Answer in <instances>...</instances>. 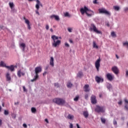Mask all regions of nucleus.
<instances>
[{"label": "nucleus", "instance_id": "f257e3e1", "mask_svg": "<svg viewBox=\"0 0 128 128\" xmlns=\"http://www.w3.org/2000/svg\"><path fill=\"white\" fill-rule=\"evenodd\" d=\"M53 102L56 104L58 106H64L66 104V100L62 98H54L52 100Z\"/></svg>", "mask_w": 128, "mask_h": 128}, {"label": "nucleus", "instance_id": "f03ea898", "mask_svg": "<svg viewBox=\"0 0 128 128\" xmlns=\"http://www.w3.org/2000/svg\"><path fill=\"white\" fill-rule=\"evenodd\" d=\"M52 38L54 40V42L52 44V46H54V48H56L58 46H60V40H57L56 41V40H58V37L56 36V35H53L52 36Z\"/></svg>", "mask_w": 128, "mask_h": 128}, {"label": "nucleus", "instance_id": "7ed1b4c3", "mask_svg": "<svg viewBox=\"0 0 128 128\" xmlns=\"http://www.w3.org/2000/svg\"><path fill=\"white\" fill-rule=\"evenodd\" d=\"M80 12L82 14L84 15L86 14V16L88 18H92V14H89L88 12V7L86 6H84V8H80Z\"/></svg>", "mask_w": 128, "mask_h": 128}, {"label": "nucleus", "instance_id": "20e7f679", "mask_svg": "<svg viewBox=\"0 0 128 128\" xmlns=\"http://www.w3.org/2000/svg\"><path fill=\"white\" fill-rule=\"evenodd\" d=\"M99 14H106V16H110L111 14L106 10L104 8H101L98 9Z\"/></svg>", "mask_w": 128, "mask_h": 128}, {"label": "nucleus", "instance_id": "39448f33", "mask_svg": "<svg viewBox=\"0 0 128 128\" xmlns=\"http://www.w3.org/2000/svg\"><path fill=\"white\" fill-rule=\"evenodd\" d=\"M91 27L90 28V30H94V32H96V34H102V32L98 30L97 28L94 24H90Z\"/></svg>", "mask_w": 128, "mask_h": 128}, {"label": "nucleus", "instance_id": "423d86ee", "mask_svg": "<svg viewBox=\"0 0 128 128\" xmlns=\"http://www.w3.org/2000/svg\"><path fill=\"white\" fill-rule=\"evenodd\" d=\"M95 112H104V106H100L98 105L96 106V108H95Z\"/></svg>", "mask_w": 128, "mask_h": 128}, {"label": "nucleus", "instance_id": "0eeeda50", "mask_svg": "<svg viewBox=\"0 0 128 128\" xmlns=\"http://www.w3.org/2000/svg\"><path fill=\"white\" fill-rule=\"evenodd\" d=\"M100 58H99L95 62V68L97 72H100Z\"/></svg>", "mask_w": 128, "mask_h": 128}, {"label": "nucleus", "instance_id": "6e6552de", "mask_svg": "<svg viewBox=\"0 0 128 128\" xmlns=\"http://www.w3.org/2000/svg\"><path fill=\"white\" fill-rule=\"evenodd\" d=\"M95 80L98 84H100V82H104V78L96 76L95 77Z\"/></svg>", "mask_w": 128, "mask_h": 128}, {"label": "nucleus", "instance_id": "1a4fd4ad", "mask_svg": "<svg viewBox=\"0 0 128 128\" xmlns=\"http://www.w3.org/2000/svg\"><path fill=\"white\" fill-rule=\"evenodd\" d=\"M91 102L92 104H96L98 101H96V97L94 95H92L91 96Z\"/></svg>", "mask_w": 128, "mask_h": 128}, {"label": "nucleus", "instance_id": "9d476101", "mask_svg": "<svg viewBox=\"0 0 128 128\" xmlns=\"http://www.w3.org/2000/svg\"><path fill=\"white\" fill-rule=\"evenodd\" d=\"M106 76L108 78V80H110V82L114 80V77L110 73H108L106 75Z\"/></svg>", "mask_w": 128, "mask_h": 128}, {"label": "nucleus", "instance_id": "9b49d317", "mask_svg": "<svg viewBox=\"0 0 128 128\" xmlns=\"http://www.w3.org/2000/svg\"><path fill=\"white\" fill-rule=\"evenodd\" d=\"M112 72H114V74H118L119 70L118 68V67H116V66H114V67H112Z\"/></svg>", "mask_w": 128, "mask_h": 128}, {"label": "nucleus", "instance_id": "f8f14e48", "mask_svg": "<svg viewBox=\"0 0 128 128\" xmlns=\"http://www.w3.org/2000/svg\"><path fill=\"white\" fill-rule=\"evenodd\" d=\"M42 67L41 66H37L35 68L34 72L35 74H40V72H42Z\"/></svg>", "mask_w": 128, "mask_h": 128}, {"label": "nucleus", "instance_id": "ddd939ff", "mask_svg": "<svg viewBox=\"0 0 128 128\" xmlns=\"http://www.w3.org/2000/svg\"><path fill=\"white\" fill-rule=\"evenodd\" d=\"M50 18L52 19V18H54V20H56L58 21L60 20V16H58V15H55V14H52V16H50Z\"/></svg>", "mask_w": 128, "mask_h": 128}, {"label": "nucleus", "instance_id": "4468645a", "mask_svg": "<svg viewBox=\"0 0 128 128\" xmlns=\"http://www.w3.org/2000/svg\"><path fill=\"white\" fill-rule=\"evenodd\" d=\"M84 92H90V85L89 84H86L84 86Z\"/></svg>", "mask_w": 128, "mask_h": 128}, {"label": "nucleus", "instance_id": "2eb2a0df", "mask_svg": "<svg viewBox=\"0 0 128 128\" xmlns=\"http://www.w3.org/2000/svg\"><path fill=\"white\" fill-rule=\"evenodd\" d=\"M6 68H8L9 70L11 72H14V65H11L10 66H5Z\"/></svg>", "mask_w": 128, "mask_h": 128}, {"label": "nucleus", "instance_id": "dca6fc26", "mask_svg": "<svg viewBox=\"0 0 128 128\" xmlns=\"http://www.w3.org/2000/svg\"><path fill=\"white\" fill-rule=\"evenodd\" d=\"M21 74H22V75H21ZM24 74H24V72H22V71H20V70L18 72V78H20L22 76H24Z\"/></svg>", "mask_w": 128, "mask_h": 128}, {"label": "nucleus", "instance_id": "f3484780", "mask_svg": "<svg viewBox=\"0 0 128 128\" xmlns=\"http://www.w3.org/2000/svg\"><path fill=\"white\" fill-rule=\"evenodd\" d=\"M54 57H50V64L52 66H54Z\"/></svg>", "mask_w": 128, "mask_h": 128}, {"label": "nucleus", "instance_id": "a211bd4d", "mask_svg": "<svg viewBox=\"0 0 128 128\" xmlns=\"http://www.w3.org/2000/svg\"><path fill=\"white\" fill-rule=\"evenodd\" d=\"M83 116L86 118H88V111H84Z\"/></svg>", "mask_w": 128, "mask_h": 128}, {"label": "nucleus", "instance_id": "6ab92c4d", "mask_svg": "<svg viewBox=\"0 0 128 128\" xmlns=\"http://www.w3.org/2000/svg\"><path fill=\"white\" fill-rule=\"evenodd\" d=\"M20 47L22 48V52H24V50L26 48V44L24 43H21L20 44Z\"/></svg>", "mask_w": 128, "mask_h": 128}, {"label": "nucleus", "instance_id": "aec40b11", "mask_svg": "<svg viewBox=\"0 0 128 128\" xmlns=\"http://www.w3.org/2000/svg\"><path fill=\"white\" fill-rule=\"evenodd\" d=\"M6 80L8 82H10V80H12V78H10V76L9 73H7L6 74Z\"/></svg>", "mask_w": 128, "mask_h": 128}, {"label": "nucleus", "instance_id": "412c9836", "mask_svg": "<svg viewBox=\"0 0 128 128\" xmlns=\"http://www.w3.org/2000/svg\"><path fill=\"white\" fill-rule=\"evenodd\" d=\"M36 2L37 4L36 5V8L38 10V8H40V4L41 3H40V2L39 1V0H36Z\"/></svg>", "mask_w": 128, "mask_h": 128}, {"label": "nucleus", "instance_id": "4be33fe9", "mask_svg": "<svg viewBox=\"0 0 128 128\" xmlns=\"http://www.w3.org/2000/svg\"><path fill=\"white\" fill-rule=\"evenodd\" d=\"M73 84L70 82H68L66 84V86L68 88H70L72 86Z\"/></svg>", "mask_w": 128, "mask_h": 128}, {"label": "nucleus", "instance_id": "5701e85b", "mask_svg": "<svg viewBox=\"0 0 128 128\" xmlns=\"http://www.w3.org/2000/svg\"><path fill=\"white\" fill-rule=\"evenodd\" d=\"M91 12L90 14L88 13V14H91V16L94 14V11H92L90 9H89L88 8L87 12Z\"/></svg>", "mask_w": 128, "mask_h": 128}, {"label": "nucleus", "instance_id": "b1692460", "mask_svg": "<svg viewBox=\"0 0 128 128\" xmlns=\"http://www.w3.org/2000/svg\"><path fill=\"white\" fill-rule=\"evenodd\" d=\"M83 74L82 72H79L78 74H77V78H81Z\"/></svg>", "mask_w": 128, "mask_h": 128}, {"label": "nucleus", "instance_id": "393cba45", "mask_svg": "<svg viewBox=\"0 0 128 128\" xmlns=\"http://www.w3.org/2000/svg\"><path fill=\"white\" fill-rule=\"evenodd\" d=\"M106 88H108V90H110V89L112 88V84L108 83L106 85Z\"/></svg>", "mask_w": 128, "mask_h": 128}, {"label": "nucleus", "instance_id": "a878e982", "mask_svg": "<svg viewBox=\"0 0 128 128\" xmlns=\"http://www.w3.org/2000/svg\"><path fill=\"white\" fill-rule=\"evenodd\" d=\"M92 46L94 48H98V46L96 44V41L93 42V45Z\"/></svg>", "mask_w": 128, "mask_h": 128}, {"label": "nucleus", "instance_id": "bb28decb", "mask_svg": "<svg viewBox=\"0 0 128 128\" xmlns=\"http://www.w3.org/2000/svg\"><path fill=\"white\" fill-rule=\"evenodd\" d=\"M31 111L32 114H36V108L34 107H32L31 108Z\"/></svg>", "mask_w": 128, "mask_h": 128}, {"label": "nucleus", "instance_id": "cd10ccee", "mask_svg": "<svg viewBox=\"0 0 128 128\" xmlns=\"http://www.w3.org/2000/svg\"><path fill=\"white\" fill-rule=\"evenodd\" d=\"M9 6L10 8V9L12 10L14 7V2H10Z\"/></svg>", "mask_w": 128, "mask_h": 128}, {"label": "nucleus", "instance_id": "c85d7f7f", "mask_svg": "<svg viewBox=\"0 0 128 128\" xmlns=\"http://www.w3.org/2000/svg\"><path fill=\"white\" fill-rule=\"evenodd\" d=\"M0 66H3V67H4V68H6V66H7L6 64H4V62H2V61H1V62H0Z\"/></svg>", "mask_w": 128, "mask_h": 128}, {"label": "nucleus", "instance_id": "c756f323", "mask_svg": "<svg viewBox=\"0 0 128 128\" xmlns=\"http://www.w3.org/2000/svg\"><path fill=\"white\" fill-rule=\"evenodd\" d=\"M80 100V96L78 95L76 96V97L74 98V102H78Z\"/></svg>", "mask_w": 128, "mask_h": 128}, {"label": "nucleus", "instance_id": "7c9ffc66", "mask_svg": "<svg viewBox=\"0 0 128 128\" xmlns=\"http://www.w3.org/2000/svg\"><path fill=\"white\" fill-rule=\"evenodd\" d=\"M111 36H112V38H116V32H111Z\"/></svg>", "mask_w": 128, "mask_h": 128}, {"label": "nucleus", "instance_id": "2f4dec72", "mask_svg": "<svg viewBox=\"0 0 128 128\" xmlns=\"http://www.w3.org/2000/svg\"><path fill=\"white\" fill-rule=\"evenodd\" d=\"M64 16L70 18V13L68 12H66L64 14Z\"/></svg>", "mask_w": 128, "mask_h": 128}, {"label": "nucleus", "instance_id": "473e14b6", "mask_svg": "<svg viewBox=\"0 0 128 128\" xmlns=\"http://www.w3.org/2000/svg\"><path fill=\"white\" fill-rule=\"evenodd\" d=\"M114 8L115 10L118 11V10H120V6H114Z\"/></svg>", "mask_w": 128, "mask_h": 128}, {"label": "nucleus", "instance_id": "72a5a7b5", "mask_svg": "<svg viewBox=\"0 0 128 128\" xmlns=\"http://www.w3.org/2000/svg\"><path fill=\"white\" fill-rule=\"evenodd\" d=\"M68 118L69 120H73L74 116H72L70 114H69L68 116Z\"/></svg>", "mask_w": 128, "mask_h": 128}, {"label": "nucleus", "instance_id": "f704fd0d", "mask_svg": "<svg viewBox=\"0 0 128 128\" xmlns=\"http://www.w3.org/2000/svg\"><path fill=\"white\" fill-rule=\"evenodd\" d=\"M123 46H126V48L128 49V42H124Z\"/></svg>", "mask_w": 128, "mask_h": 128}, {"label": "nucleus", "instance_id": "c9c22d12", "mask_svg": "<svg viewBox=\"0 0 128 128\" xmlns=\"http://www.w3.org/2000/svg\"><path fill=\"white\" fill-rule=\"evenodd\" d=\"M36 75L34 76V80H36H36L38 78H39V76H38V74H35Z\"/></svg>", "mask_w": 128, "mask_h": 128}, {"label": "nucleus", "instance_id": "e433bc0d", "mask_svg": "<svg viewBox=\"0 0 128 128\" xmlns=\"http://www.w3.org/2000/svg\"><path fill=\"white\" fill-rule=\"evenodd\" d=\"M24 20H25V22L26 24H30V20H28L26 18V17H24Z\"/></svg>", "mask_w": 128, "mask_h": 128}, {"label": "nucleus", "instance_id": "4c0bfd02", "mask_svg": "<svg viewBox=\"0 0 128 128\" xmlns=\"http://www.w3.org/2000/svg\"><path fill=\"white\" fill-rule=\"evenodd\" d=\"M100 120H101V122H102V124H106V120L104 118H101Z\"/></svg>", "mask_w": 128, "mask_h": 128}, {"label": "nucleus", "instance_id": "58836bf2", "mask_svg": "<svg viewBox=\"0 0 128 128\" xmlns=\"http://www.w3.org/2000/svg\"><path fill=\"white\" fill-rule=\"evenodd\" d=\"M36 14H38V16H40V12H38V10H40V8H38H38H36Z\"/></svg>", "mask_w": 128, "mask_h": 128}, {"label": "nucleus", "instance_id": "ea45409f", "mask_svg": "<svg viewBox=\"0 0 128 128\" xmlns=\"http://www.w3.org/2000/svg\"><path fill=\"white\" fill-rule=\"evenodd\" d=\"M54 86H56V88H60V84L58 82L54 83Z\"/></svg>", "mask_w": 128, "mask_h": 128}, {"label": "nucleus", "instance_id": "a19ab883", "mask_svg": "<svg viewBox=\"0 0 128 128\" xmlns=\"http://www.w3.org/2000/svg\"><path fill=\"white\" fill-rule=\"evenodd\" d=\"M8 114H9L8 110H4V114H5V116H8Z\"/></svg>", "mask_w": 128, "mask_h": 128}, {"label": "nucleus", "instance_id": "79ce46f5", "mask_svg": "<svg viewBox=\"0 0 128 128\" xmlns=\"http://www.w3.org/2000/svg\"><path fill=\"white\" fill-rule=\"evenodd\" d=\"M22 88L24 92H28V90L26 88V86H23Z\"/></svg>", "mask_w": 128, "mask_h": 128}, {"label": "nucleus", "instance_id": "37998d69", "mask_svg": "<svg viewBox=\"0 0 128 128\" xmlns=\"http://www.w3.org/2000/svg\"><path fill=\"white\" fill-rule=\"evenodd\" d=\"M93 4H98V0H93Z\"/></svg>", "mask_w": 128, "mask_h": 128}, {"label": "nucleus", "instance_id": "c03bdc74", "mask_svg": "<svg viewBox=\"0 0 128 128\" xmlns=\"http://www.w3.org/2000/svg\"><path fill=\"white\" fill-rule=\"evenodd\" d=\"M84 98H85V100H88V94H85Z\"/></svg>", "mask_w": 128, "mask_h": 128}, {"label": "nucleus", "instance_id": "a18cd8bd", "mask_svg": "<svg viewBox=\"0 0 128 128\" xmlns=\"http://www.w3.org/2000/svg\"><path fill=\"white\" fill-rule=\"evenodd\" d=\"M113 124H114V126H116V124H118V122H116V120H114L113 121Z\"/></svg>", "mask_w": 128, "mask_h": 128}, {"label": "nucleus", "instance_id": "49530a36", "mask_svg": "<svg viewBox=\"0 0 128 128\" xmlns=\"http://www.w3.org/2000/svg\"><path fill=\"white\" fill-rule=\"evenodd\" d=\"M124 110H128V104H126L124 106Z\"/></svg>", "mask_w": 128, "mask_h": 128}, {"label": "nucleus", "instance_id": "de8ad7c7", "mask_svg": "<svg viewBox=\"0 0 128 128\" xmlns=\"http://www.w3.org/2000/svg\"><path fill=\"white\" fill-rule=\"evenodd\" d=\"M68 32H72V29L71 28H68Z\"/></svg>", "mask_w": 128, "mask_h": 128}, {"label": "nucleus", "instance_id": "09e8293b", "mask_svg": "<svg viewBox=\"0 0 128 128\" xmlns=\"http://www.w3.org/2000/svg\"><path fill=\"white\" fill-rule=\"evenodd\" d=\"M118 104H119L120 106H122V101L120 100V102H118Z\"/></svg>", "mask_w": 128, "mask_h": 128}, {"label": "nucleus", "instance_id": "8fccbe9b", "mask_svg": "<svg viewBox=\"0 0 128 128\" xmlns=\"http://www.w3.org/2000/svg\"><path fill=\"white\" fill-rule=\"evenodd\" d=\"M46 28L47 30H48V29L50 28V26H48V24L46 25Z\"/></svg>", "mask_w": 128, "mask_h": 128}, {"label": "nucleus", "instance_id": "3c124183", "mask_svg": "<svg viewBox=\"0 0 128 128\" xmlns=\"http://www.w3.org/2000/svg\"><path fill=\"white\" fill-rule=\"evenodd\" d=\"M65 46H66V48H70V44L68 43H65Z\"/></svg>", "mask_w": 128, "mask_h": 128}, {"label": "nucleus", "instance_id": "603ef678", "mask_svg": "<svg viewBox=\"0 0 128 128\" xmlns=\"http://www.w3.org/2000/svg\"><path fill=\"white\" fill-rule=\"evenodd\" d=\"M28 30H31L32 28L30 27V24H28Z\"/></svg>", "mask_w": 128, "mask_h": 128}, {"label": "nucleus", "instance_id": "864d4df0", "mask_svg": "<svg viewBox=\"0 0 128 128\" xmlns=\"http://www.w3.org/2000/svg\"><path fill=\"white\" fill-rule=\"evenodd\" d=\"M22 126L24 128H28V125H26V124H24Z\"/></svg>", "mask_w": 128, "mask_h": 128}, {"label": "nucleus", "instance_id": "5fc2aeb1", "mask_svg": "<svg viewBox=\"0 0 128 128\" xmlns=\"http://www.w3.org/2000/svg\"><path fill=\"white\" fill-rule=\"evenodd\" d=\"M69 42L70 44H74V41L72 39H69Z\"/></svg>", "mask_w": 128, "mask_h": 128}, {"label": "nucleus", "instance_id": "6e6d98bb", "mask_svg": "<svg viewBox=\"0 0 128 128\" xmlns=\"http://www.w3.org/2000/svg\"><path fill=\"white\" fill-rule=\"evenodd\" d=\"M70 128H74V125L72 124H70Z\"/></svg>", "mask_w": 128, "mask_h": 128}, {"label": "nucleus", "instance_id": "4d7b16f0", "mask_svg": "<svg viewBox=\"0 0 128 128\" xmlns=\"http://www.w3.org/2000/svg\"><path fill=\"white\" fill-rule=\"evenodd\" d=\"M46 74H48V72L45 71V72L43 73V76H46Z\"/></svg>", "mask_w": 128, "mask_h": 128}, {"label": "nucleus", "instance_id": "13d9d810", "mask_svg": "<svg viewBox=\"0 0 128 128\" xmlns=\"http://www.w3.org/2000/svg\"><path fill=\"white\" fill-rule=\"evenodd\" d=\"M124 12H128V7L124 8Z\"/></svg>", "mask_w": 128, "mask_h": 128}, {"label": "nucleus", "instance_id": "bf43d9fd", "mask_svg": "<svg viewBox=\"0 0 128 128\" xmlns=\"http://www.w3.org/2000/svg\"><path fill=\"white\" fill-rule=\"evenodd\" d=\"M30 82H36V80L34 78L32 80H30Z\"/></svg>", "mask_w": 128, "mask_h": 128}, {"label": "nucleus", "instance_id": "052dcab7", "mask_svg": "<svg viewBox=\"0 0 128 128\" xmlns=\"http://www.w3.org/2000/svg\"><path fill=\"white\" fill-rule=\"evenodd\" d=\"M126 77H128V70H127L126 71Z\"/></svg>", "mask_w": 128, "mask_h": 128}, {"label": "nucleus", "instance_id": "680f3d73", "mask_svg": "<svg viewBox=\"0 0 128 128\" xmlns=\"http://www.w3.org/2000/svg\"><path fill=\"white\" fill-rule=\"evenodd\" d=\"M45 122H46L47 124H48V118L45 119Z\"/></svg>", "mask_w": 128, "mask_h": 128}, {"label": "nucleus", "instance_id": "e2e57ef3", "mask_svg": "<svg viewBox=\"0 0 128 128\" xmlns=\"http://www.w3.org/2000/svg\"><path fill=\"white\" fill-rule=\"evenodd\" d=\"M2 120H0V126H2Z\"/></svg>", "mask_w": 128, "mask_h": 128}, {"label": "nucleus", "instance_id": "0e129e2a", "mask_svg": "<svg viewBox=\"0 0 128 128\" xmlns=\"http://www.w3.org/2000/svg\"><path fill=\"white\" fill-rule=\"evenodd\" d=\"M76 126H77V128H80V125L78 124H77Z\"/></svg>", "mask_w": 128, "mask_h": 128}, {"label": "nucleus", "instance_id": "69168bd1", "mask_svg": "<svg viewBox=\"0 0 128 128\" xmlns=\"http://www.w3.org/2000/svg\"><path fill=\"white\" fill-rule=\"evenodd\" d=\"M124 102H125L126 104H128V100H126V99L124 100Z\"/></svg>", "mask_w": 128, "mask_h": 128}, {"label": "nucleus", "instance_id": "338daca9", "mask_svg": "<svg viewBox=\"0 0 128 128\" xmlns=\"http://www.w3.org/2000/svg\"><path fill=\"white\" fill-rule=\"evenodd\" d=\"M14 104H15L16 106H18V102H15V103H14Z\"/></svg>", "mask_w": 128, "mask_h": 128}, {"label": "nucleus", "instance_id": "774afa93", "mask_svg": "<svg viewBox=\"0 0 128 128\" xmlns=\"http://www.w3.org/2000/svg\"><path fill=\"white\" fill-rule=\"evenodd\" d=\"M106 26H110V23L109 22H108L106 24Z\"/></svg>", "mask_w": 128, "mask_h": 128}]
</instances>
